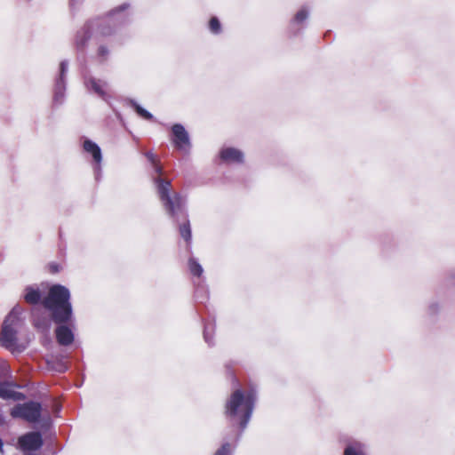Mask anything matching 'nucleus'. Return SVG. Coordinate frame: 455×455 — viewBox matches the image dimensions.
Returning a JSON list of instances; mask_svg holds the SVG:
<instances>
[{
	"label": "nucleus",
	"mask_w": 455,
	"mask_h": 455,
	"mask_svg": "<svg viewBox=\"0 0 455 455\" xmlns=\"http://www.w3.org/2000/svg\"><path fill=\"white\" fill-rule=\"evenodd\" d=\"M256 400L253 391L243 393L241 389H237L232 393L230 398L226 403L225 413L231 421L236 422L242 428L246 427Z\"/></svg>",
	"instance_id": "f257e3e1"
},
{
	"label": "nucleus",
	"mask_w": 455,
	"mask_h": 455,
	"mask_svg": "<svg viewBox=\"0 0 455 455\" xmlns=\"http://www.w3.org/2000/svg\"><path fill=\"white\" fill-rule=\"evenodd\" d=\"M70 293L65 286L56 284L50 288L43 305L48 309L56 323H68L72 318V306L69 302Z\"/></svg>",
	"instance_id": "f03ea898"
},
{
	"label": "nucleus",
	"mask_w": 455,
	"mask_h": 455,
	"mask_svg": "<svg viewBox=\"0 0 455 455\" xmlns=\"http://www.w3.org/2000/svg\"><path fill=\"white\" fill-rule=\"evenodd\" d=\"M154 183L156 184L157 194L164 206L172 216H175L180 212L183 206V199L178 194L171 196L170 190L172 185L170 181L158 177L154 178Z\"/></svg>",
	"instance_id": "7ed1b4c3"
},
{
	"label": "nucleus",
	"mask_w": 455,
	"mask_h": 455,
	"mask_svg": "<svg viewBox=\"0 0 455 455\" xmlns=\"http://www.w3.org/2000/svg\"><path fill=\"white\" fill-rule=\"evenodd\" d=\"M41 405L36 402L18 404L12 409L13 418H20L28 422H36L40 417Z\"/></svg>",
	"instance_id": "20e7f679"
},
{
	"label": "nucleus",
	"mask_w": 455,
	"mask_h": 455,
	"mask_svg": "<svg viewBox=\"0 0 455 455\" xmlns=\"http://www.w3.org/2000/svg\"><path fill=\"white\" fill-rule=\"evenodd\" d=\"M18 331L12 329H3L0 332V344L12 354L20 353L24 347L18 343Z\"/></svg>",
	"instance_id": "39448f33"
},
{
	"label": "nucleus",
	"mask_w": 455,
	"mask_h": 455,
	"mask_svg": "<svg viewBox=\"0 0 455 455\" xmlns=\"http://www.w3.org/2000/svg\"><path fill=\"white\" fill-rule=\"evenodd\" d=\"M43 444L42 437L39 433H28L19 438V445L23 451H36Z\"/></svg>",
	"instance_id": "423d86ee"
},
{
	"label": "nucleus",
	"mask_w": 455,
	"mask_h": 455,
	"mask_svg": "<svg viewBox=\"0 0 455 455\" xmlns=\"http://www.w3.org/2000/svg\"><path fill=\"white\" fill-rule=\"evenodd\" d=\"M174 136L173 143L180 150L187 151L190 147L189 136L181 124H174L172 128Z\"/></svg>",
	"instance_id": "0eeeda50"
},
{
	"label": "nucleus",
	"mask_w": 455,
	"mask_h": 455,
	"mask_svg": "<svg viewBox=\"0 0 455 455\" xmlns=\"http://www.w3.org/2000/svg\"><path fill=\"white\" fill-rule=\"evenodd\" d=\"M22 308L19 306L14 307L12 311L5 317L2 328L12 329V331H19L23 324V321L20 317L22 314Z\"/></svg>",
	"instance_id": "6e6552de"
},
{
	"label": "nucleus",
	"mask_w": 455,
	"mask_h": 455,
	"mask_svg": "<svg viewBox=\"0 0 455 455\" xmlns=\"http://www.w3.org/2000/svg\"><path fill=\"white\" fill-rule=\"evenodd\" d=\"M85 84L88 90L92 91L104 100H108V93L107 82L92 77L86 81Z\"/></svg>",
	"instance_id": "1a4fd4ad"
},
{
	"label": "nucleus",
	"mask_w": 455,
	"mask_h": 455,
	"mask_svg": "<svg viewBox=\"0 0 455 455\" xmlns=\"http://www.w3.org/2000/svg\"><path fill=\"white\" fill-rule=\"evenodd\" d=\"M220 157L223 161L228 163H242L243 154L239 149L226 148L220 151Z\"/></svg>",
	"instance_id": "9d476101"
},
{
	"label": "nucleus",
	"mask_w": 455,
	"mask_h": 455,
	"mask_svg": "<svg viewBox=\"0 0 455 455\" xmlns=\"http://www.w3.org/2000/svg\"><path fill=\"white\" fill-rule=\"evenodd\" d=\"M55 333L58 342L62 346L70 345L74 340V334L71 329L65 325L59 326Z\"/></svg>",
	"instance_id": "9b49d317"
},
{
	"label": "nucleus",
	"mask_w": 455,
	"mask_h": 455,
	"mask_svg": "<svg viewBox=\"0 0 455 455\" xmlns=\"http://www.w3.org/2000/svg\"><path fill=\"white\" fill-rule=\"evenodd\" d=\"M0 397L3 399L22 400L24 395L13 390L9 383H0Z\"/></svg>",
	"instance_id": "f8f14e48"
},
{
	"label": "nucleus",
	"mask_w": 455,
	"mask_h": 455,
	"mask_svg": "<svg viewBox=\"0 0 455 455\" xmlns=\"http://www.w3.org/2000/svg\"><path fill=\"white\" fill-rule=\"evenodd\" d=\"M84 149L85 152L92 155L96 164H100L102 160L101 150L100 147L90 140L84 141Z\"/></svg>",
	"instance_id": "ddd939ff"
},
{
	"label": "nucleus",
	"mask_w": 455,
	"mask_h": 455,
	"mask_svg": "<svg viewBox=\"0 0 455 455\" xmlns=\"http://www.w3.org/2000/svg\"><path fill=\"white\" fill-rule=\"evenodd\" d=\"M68 70V63L66 61H62L60 63V78L57 82L56 88H55V100L59 101L63 96L62 91L64 89L63 85V77L65 76V73Z\"/></svg>",
	"instance_id": "4468645a"
},
{
	"label": "nucleus",
	"mask_w": 455,
	"mask_h": 455,
	"mask_svg": "<svg viewBox=\"0 0 455 455\" xmlns=\"http://www.w3.org/2000/svg\"><path fill=\"white\" fill-rule=\"evenodd\" d=\"M24 299L29 304H36L41 299V294L37 289L28 287L26 288Z\"/></svg>",
	"instance_id": "2eb2a0df"
},
{
	"label": "nucleus",
	"mask_w": 455,
	"mask_h": 455,
	"mask_svg": "<svg viewBox=\"0 0 455 455\" xmlns=\"http://www.w3.org/2000/svg\"><path fill=\"white\" fill-rule=\"evenodd\" d=\"M33 318H34V324L36 328L43 329V330H49L50 321L48 319L42 320V317L40 316V312L38 309L33 310Z\"/></svg>",
	"instance_id": "dca6fc26"
},
{
	"label": "nucleus",
	"mask_w": 455,
	"mask_h": 455,
	"mask_svg": "<svg viewBox=\"0 0 455 455\" xmlns=\"http://www.w3.org/2000/svg\"><path fill=\"white\" fill-rule=\"evenodd\" d=\"M344 453L345 455H364L363 445L359 443L348 445Z\"/></svg>",
	"instance_id": "f3484780"
},
{
	"label": "nucleus",
	"mask_w": 455,
	"mask_h": 455,
	"mask_svg": "<svg viewBox=\"0 0 455 455\" xmlns=\"http://www.w3.org/2000/svg\"><path fill=\"white\" fill-rule=\"evenodd\" d=\"M188 267H189V270L190 272L194 275H197V276H200L203 273V267L202 266L197 262L194 259H190L189 261H188Z\"/></svg>",
	"instance_id": "a211bd4d"
},
{
	"label": "nucleus",
	"mask_w": 455,
	"mask_h": 455,
	"mask_svg": "<svg viewBox=\"0 0 455 455\" xmlns=\"http://www.w3.org/2000/svg\"><path fill=\"white\" fill-rule=\"evenodd\" d=\"M180 235L186 240V241H189L191 239V230H190V226H189V223L187 222L185 223L184 225H182L180 228Z\"/></svg>",
	"instance_id": "6ab92c4d"
},
{
	"label": "nucleus",
	"mask_w": 455,
	"mask_h": 455,
	"mask_svg": "<svg viewBox=\"0 0 455 455\" xmlns=\"http://www.w3.org/2000/svg\"><path fill=\"white\" fill-rule=\"evenodd\" d=\"M209 27L212 33L217 34L220 31V23L217 18L211 19Z\"/></svg>",
	"instance_id": "aec40b11"
},
{
	"label": "nucleus",
	"mask_w": 455,
	"mask_h": 455,
	"mask_svg": "<svg viewBox=\"0 0 455 455\" xmlns=\"http://www.w3.org/2000/svg\"><path fill=\"white\" fill-rule=\"evenodd\" d=\"M307 16H308V12L303 8L297 12V14L295 16V20L298 23H301L307 18Z\"/></svg>",
	"instance_id": "412c9836"
},
{
	"label": "nucleus",
	"mask_w": 455,
	"mask_h": 455,
	"mask_svg": "<svg viewBox=\"0 0 455 455\" xmlns=\"http://www.w3.org/2000/svg\"><path fill=\"white\" fill-rule=\"evenodd\" d=\"M231 446L229 443H225L220 448L214 455H230Z\"/></svg>",
	"instance_id": "4be33fe9"
},
{
	"label": "nucleus",
	"mask_w": 455,
	"mask_h": 455,
	"mask_svg": "<svg viewBox=\"0 0 455 455\" xmlns=\"http://www.w3.org/2000/svg\"><path fill=\"white\" fill-rule=\"evenodd\" d=\"M135 109L137 111V113L143 118L145 119H151L152 118V115L147 111L146 109L142 108L139 105H135Z\"/></svg>",
	"instance_id": "5701e85b"
},
{
	"label": "nucleus",
	"mask_w": 455,
	"mask_h": 455,
	"mask_svg": "<svg viewBox=\"0 0 455 455\" xmlns=\"http://www.w3.org/2000/svg\"><path fill=\"white\" fill-rule=\"evenodd\" d=\"M147 157L148 159L152 163V164H156V157H155V155L151 152H148L147 153Z\"/></svg>",
	"instance_id": "b1692460"
},
{
	"label": "nucleus",
	"mask_w": 455,
	"mask_h": 455,
	"mask_svg": "<svg viewBox=\"0 0 455 455\" xmlns=\"http://www.w3.org/2000/svg\"><path fill=\"white\" fill-rule=\"evenodd\" d=\"M154 165V170H155V172L157 173L158 175H161L162 174V167L158 164H153Z\"/></svg>",
	"instance_id": "393cba45"
},
{
	"label": "nucleus",
	"mask_w": 455,
	"mask_h": 455,
	"mask_svg": "<svg viewBox=\"0 0 455 455\" xmlns=\"http://www.w3.org/2000/svg\"><path fill=\"white\" fill-rule=\"evenodd\" d=\"M99 53L103 56L108 53V51L105 47L100 46L99 49Z\"/></svg>",
	"instance_id": "a878e982"
},
{
	"label": "nucleus",
	"mask_w": 455,
	"mask_h": 455,
	"mask_svg": "<svg viewBox=\"0 0 455 455\" xmlns=\"http://www.w3.org/2000/svg\"><path fill=\"white\" fill-rule=\"evenodd\" d=\"M76 44L78 45H83L84 44V39H80V33L77 35V37H76Z\"/></svg>",
	"instance_id": "bb28decb"
},
{
	"label": "nucleus",
	"mask_w": 455,
	"mask_h": 455,
	"mask_svg": "<svg viewBox=\"0 0 455 455\" xmlns=\"http://www.w3.org/2000/svg\"><path fill=\"white\" fill-rule=\"evenodd\" d=\"M204 339L207 342H210L208 329H205L204 331Z\"/></svg>",
	"instance_id": "cd10ccee"
},
{
	"label": "nucleus",
	"mask_w": 455,
	"mask_h": 455,
	"mask_svg": "<svg viewBox=\"0 0 455 455\" xmlns=\"http://www.w3.org/2000/svg\"><path fill=\"white\" fill-rule=\"evenodd\" d=\"M109 33H110V32H105V31H104V29H100V34L104 35V36H105V35H108Z\"/></svg>",
	"instance_id": "c85d7f7f"
},
{
	"label": "nucleus",
	"mask_w": 455,
	"mask_h": 455,
	"mask_svg": "<svg viewBox=\"0 0 455 455\" xmlns=\"http://www.w3.org/2000/svg\"><path fill=\"white\" fill-rule=\"evenodd\" d=\"M116 12H117V11H116V10H115V11H113V12H111V14H110V15H111V17H114Z\"/></svg>",
	"instance_id": "c756f323"
},
{
	"label": "nucleus",
	"mask_w": 455,
	"mask_h": 455,
	"mask_svg": "<svg viewBox=\"0 0 455 455\" xmlns=\"http://www.w3.org/2000/svg\"><path fill=\"white\" fill-rule=\"evenodd\" d=\"M125 7H126V5H122V6L120 7V10H124Z\"/></svg>",
	"instance_id": "7c9ffc66"
},
{
	"label": "nucleus",
	"mask_w": 455,
	"mask_h": 455,
	"mask_svg": "<svg viewBox=\"0 0 455 455\" xmlns=\"http://www.w3.org/2000/svg\"><path fill=\"white\" fill-rule=\"evenodd\" d=\"M92 27V25H88L87 29H90Z\"/></svg>",
	"instance_id": "2f4dec72"
}]
</instances>
